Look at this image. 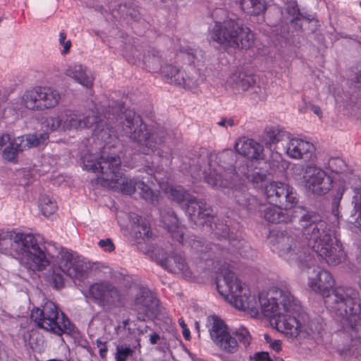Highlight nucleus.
Segmentation results:
<instances>
[{
	"label": "nucleus",
	"instance_id": "nucleus-35",
	"mask_svg": "<svg viewBox=\"0 0 361 361\" xmlns=\"http://www.w3.org/2000/svg\"><path fill=\"white\" fill-rule=\"evenodd\" d=\"M130 346L119 345L116 348L115 359L116 361H126L127 358L133 354Z\"/></svg>",
	"mask_w": 361,
	"mask_h": 361
},
{
	"label": "nucleus",
	"instance_id": "nucleus-20",
	"mask_svg": "<svg viewBox=\"0 0 361 361\" xmlns=\"http://www.w3.org/2000/svg\"><path fill=\"white\" fill-rule=\"evenodd\" d=\"M234 148L239 154L247 159H259L263 156V146L255 140L245 137L239 138Z\"/></svg>",
	"mask_w": 361,
	"mask_h": 361
},
{
	"label": "nucleus",
	"instance_id": "nucleus-28",
	"mask_svg": "<svg viewBox=\"0 0 361 361\" xmlns=\"http://www.w3.org/2000/svg\"><path fill=\"white\" fill-rule=\"evenodd\" d=\"M130 220L133 224V230L137 239H142L145 241L151 238L152 233L150 228L147 222H144L142 220L140 216L135 214H132L130 215Z\"/></svg>",
	"mask_w": 361,
	"mask_h": 361
},
{
	"label": "nucleus",
	"instance_id": "nucleus-3",
	"mask_svg": "<svg viewBox=\"0 0 361 361\" xmlns=\"http://www.w3.org/2000/svg\"><path fill=\"white\" fill-rule=\"evenodd\" d=\"M92 114V116L90 114L84 116L75 110L65 109L47 117L44 124L51 131H66L90 128L95 123L94 134L106 145L114 146L118 136L123 135L137 142L142 154H149L157 151L159 157H164L160 151L164 132H149L141 117L135 111L126 110L120 118L122 126H118L116 130L110 128L106 122L93 111Z\"/></svg>",
	"mask_w": 361,
	"mask_h": 361
},
{
	"label": "nucleus",
	"instance_id": "nucleus-33",
	"mask_svg": "<svg viewBox=\"0 0 361 361\" xmlns=\"http://www.w3.org/2000/svg\"><path fill=\"white\" fill-rule=\"evenodd\" d=\"M355 214L350 216V222L361 230V188L355 189L353 196Z\"/></svg>",
	"mask_w": 361,
	"mask_h": 361
},
{
	"label": "nucleus",
	"instance_id": "nucleus-36",
	"mask_svg": "<svg viewBox=\"0 0 361 361\" xmlns=\"http://www.w3.org/2000/svg\"><path fill=\"white\" fill-rule=\"evenodd\" d=\"M235 336L244 346L247 347L251 342V336L248 330L245 327L239 328L235 333Z\"/></svg>",
	"mask_w": 361,
	"mask_h": 361
},
{
	"label": "nucleus",
	"instance_id": "nucleus-43",
	"mask_svg": "<svg viewBox=\"0 0 361 361\" xmlns=\"http://www.w3.org/2000/svg\"><path fill=\"white\" fill-rule=\"evenodd\" d=\"M37 334L35 331H32L31 332H27L23 335L24 342L30 346V348H34V343L32 341V338L35 335Z\"/></svg>",
	"mask_w": 361,
	"mask_h": 361
},
{
	"label": "nucleus",
	"instance_id": "nucleus-63",
	"mask_svg": "<svg viewBox=\"0 0 361 361\" xmlns=\"http://www.w3.org/2000/svg\"><path fill=\"white\" fill-rule=\"evenodd\" d=\"M152 69H153L154 71H157V68H153Z\"/></svg>",
	"mask_w": 361,
	"mask_h": 361
},
{
	"label": "nucleus",
	"instance_id": "nucleus-11",
	"mask_svg": "<svg viewBox=\"0 0 361 361\" xmlns=\"http://www.w3.org/2000/svg\"><path fill=\"white\" fill-rule=\"evenodd\" d=\"M30 317L37 326L58 336L73 330L69 319L52 301H47L42 307L33 309Z\"/></svg>",
	"mask_w": 361,
	"mask_h": 361
},
{
	"label": "nucleus",
	"instance_id": "nucleus-17",
	"mask_svg": "<svg viewBox=\"0 0 361 361\" xmlns=\"http://www.w3.org/2000/svg\"><path fill=\"white\" fill-rule=\"evenodd\" d=\"M84 295L87 299L104 306L114 302L118 297V291L110 283L102 282L90 286Z\"/></svg>",
	"mask_w": 361,
	"mask_h": 361
},
{
	"label": "nucleus",
	"instance_id": "nucleus-47",
	"mask_svg": "<svg viewBox=\"0 0 361 361\" xmlns=\"http://www.w3.org/2000/svg\"><path fill=\"white\" fill-rule=\"evenodd\" d=\"M345 189H346V188L344 185H340L337 189V192L335 195V200H340L342 198V196H343Z\"/></svg>",
	"mask_w": 361,
	"mask_h": 361
},
{
	"label": "nucleus",
	"instance_id": "nucleus-58",
	"mask_svg": "<svg viewBox=\"0 0 361 361\" xmlns=\"http://www.w3.org/2000/svg\"><path fill=\"white\" fill-rule=\"evenodd\" d=\"M164 255H166V253H164V255H162L161 257L158 256L157 257V260L159 261V259H161V258H162V259L166 258V257H164Z\"/></svg>",
	"mask_w": 361,
	"mask_h": 361
},
{
	"label": "nucleus",
	"instance_id": "nucleus-44",
	"mask_svg": "<svg viewBox=\"0 0 361 361\" xmlns=\"http://www.w3.org/2000/svg\"><path fill=\"white\" fill-rule=\"evenodd\" d=\"M97 345L99 350V355L102 358H105L107 353V348L105 343H103L102 341L97 339Z\"/></svg>",
	"mask_w": 361,
	"mask_h": 361
},
{
	"label": "nucleus",
	"instance_id": "nucleus-24",
	"mask_svg": "<svg viewBox=\"0 0 361 361\" xmlns=\"http://www.w3.org/2000/svg\"><path fill=\"white\" fill-rule=\"evenodd\" d=\"M161 218L164 227L171 233L172 238L183 244V228L179 226L174 212L171 210L161 212Z\"/></svg>",
	"mask_w": 361,
	"mask_h": 361
},
{
	"label": "nucleus",
	"instance_id": "nucleus-26",
	"mask_svg": "<svg viewBox=\"0 0 361 361\" xmlns=\"http://www.w3.org/2000/svg\"><path fill=\"white\" fill-rule=\"evenodd\" d=\"M240 172L233 173V176L240 177L241 175L245 176L250 181L255 187H258L259 184L265 181L267 177V171L263 169H249L247 167L242 166L239 169Z\"/></svg>",
	"mask_w": 361,
	"mask_h": 361
},
{
	"label": "nucleus",
	"instance_id": "nucleus-59",
	"mask_svg": "<svg viewBox=\"0 0 361 361\" xmlns=\"http://www.w3.org/2000/svg\"><path fill=\"white\" fill-rule=\"evenodd\" d=\"M293 14H295L298 12V9L295 6H293Z\"/></svg>",
	"mask_w": 361,
	"mask_h": 361
},
{
	"label": "nucleus",
	"instance_id": "nucleus-46",
	"mask_svg": "<svg viewBox=\"0 0 361 361\" xmlns=\"http://www.w3.org/2000/svg\"><path fill=\"white\" fill-rule=\"evenodd\" d=\"M11 140V136L9 134H2L0 135V149Z\"/></svg>",
	"mask_w": 361,
	"mask_h": 361
},
{
	"label": "nucleus",
	"instance_id": "nucleus-10",
	"mask_svg": "<svg viewBox=\"0 0 361 361\" xmlns=\"http://www.w3.org/2000/svg\"><path fill=\"white\" fill-rule=\"evenodd\" d=\"M180 57L187 60L190 63L183 70H179L176 66L165 65L161 66L160 71L165 80L170 84L183 87L186 89L196 87L201 75L195 65L202 59V52L199 49L188 47L180 50Z\"/></svg>",
	"mask_w": 361,
	"mask_h": 361
},
{
	"label": "nucleus",
	"instance_id": "nucleus-27",
	"mask_svg": "<svg viewBox=\"0 0 361 361\" xmlns=\"http://www.w3.org/2000/svg\"><path fill=\"white\" fill-rule=\"evenodd\" d=\"M159 263L162 267L171 273H183L187 270L185 260L180 255L159 259Z\"/></svg>",
	"mask_w": 361,
	"mask_h": 361
},
{
	"label": "nucleus",
	"instance_id": "nucleus-19",
	"mask_svg": "<svg viewBox=\"0 0 361 361\" xmlns=\"http://www.w3.org/2000/svg\"><path fill=\"white\" fill-rule=\"evenodd\" d=\"M184 209L190 219L197 224H203L209 218V212L206 209V202L203 200H196L192 196L188 197Z\"/></svg>",
	"mask_w": 361,
	"mask_h": 361
},
{
	"label": "nucleus",
	"instance_id": "nucleus-38",
	"mask_svg": "<svg viewBox=\"0 0 361 361\" xmlns=\"http://www.w3.org/2000/svg\"><path fill=\"white\" fill-rule=\"evenodd\" d=\"M329 166L333 172L336 173H342L343 169L345 167V162L340 158L332 159L329 162Z\"/></svg>",
	"mask_w": 361,
	"mask_h": 361
},
{
	"label": "nucleus",
	"instance_id": "nucleus-57",
	"mask_svg": "<svg viewBox=\"0 0 361 361\" xmlns=\"http://www.w3.org/2000/svg\"><path fill=\"white\" fill-rule=\"evenodd\" d=\"M147 167L151 171H153L155 170V166L152 164V166H147Z\"/></svg>",
	"mask_w": 361,
	"mask_h": 361
},
{
	"label": "nucleus",
	"instance_id": "nucleus-8",
	"mask_svg": "<svg viewBox=\"0 0 361 361\" xmlns=\"http://www.w3.org/2000/svg\"><path fill=\"white\" fill-rule=\"evenodd\" d=\"M89 266L77 253L62 248L46 274L47 281L56 289L63 287L66 277L82 281L87 277Z\"/></svg>",
	"mask_w": 361,
	"mask_h": 361
},
{
	"label": "nucleus",
	"instance_id": "nucleus-52",
	"mask_svg": "<svg viewBox=\"0 0 361 361\" xmlns=\"http://www.w3.org/2000/svg\"><path fill=\"white\" fill-rule=\"evenodd\" d=\"M178 322H179V324L181 326L182 329L187 328V325H186V324L185 323V322L183 321V319H178Z\"/></svg>",
	"mask_w": 361,
	"mask_h": 361
},
{
	"label": "nucleus",
	"instance_id": "nucleus-45",
	"mask_svg": "<svg viewBox=\"0 0 361 361\" xmlns=\"http://www.w3.org/2000/svg\"><path fill=\"white\" fill-rule=\"evenodd\" d=\"M305 106L307 109H310L312 111H313L318 116H322V111L318 106H315L312 104L311 103H305Z\"/></svg>",
	"mask_w": 361,
	"mask_h": 361
},
{
	"label": "nucleus",
	"instance_id": "nucleus-25",
	"mask_svg": "<svg viewBox=\"0 0 361 361\" xmlns=\"http://www.w3.org/2000/svg\"><path fill=\"white\" fill-rule=\"evenodd\" d=\"M255 82L254 76L240 72L233 73L226 80L228 85L243 92L252 87Z\"/></svg>",
	"mask_w": 361,
	"mask_h": 361
},
{
	"label": "nucleus",
	"instance_id": "nucleus-60",
	"mask_svg": "<svg viewBox=\"0 0 361 361\" xmlns=\"http://www.w3.org/2000/svg\"><path fill=\"white\" fill-rule=\"evenodd\" d=\"M157 252H160V250H154V255H157Z\"/></svg>",
	"mask_w": 361,
	"mask_h": 361
},
{
	"label": "nucleus",
	"instance_id": "nucleus-64",
	"mask_svg": "<svg viewBox=\"0 0 361 361\" xmlns=\"http://www.w3.org/2000/svg\"><path fill=\"white\" fill-rule=\"evenodd\" d=\"M360 6L361 7V1L360 2Z\"/></svg>",
	"mask_w": 361,
	"mask_h": 361
},
{
	"label": "nucleus",
	"instance_id": "nucleus-4",
	"mask_svg": "<svg viewBox=\"0 0 361 361\" xmlns=\"http://www.w3.org/2000/svg\"><path fill=\"white\" fill-rule=\"evenodd\" d=\"M308 286L314 293L326 298L328 308L340 317L341 331L351 340L361 339V305L358 293L353 290L336 288L331 273L317 269L308 278Z\"/></svg>",
	"mask_w": 361,
	"mask_h": 361
},
{
	"label": "nucleus",
	"instance_id": "nucleus-42",
	"mask_svg": "<svg viewBox=\"0 0 361 361\" xmlns=\"http://www.w3.org/2000/svg\"><path fill=\"white\" fill-rule=\"evenodd\" d=\"M191 247L195 250L197 253H203L205 252L207 247L204 245L202 241L198 240H193L191 243Z\"/></svg>",
	"mask_w": 361,
	"mask_h": 361
},
{
	"label": "nucleus",
	"instance_id": "nucleus-56",
	"mask_svg": "<svg viewBox=\"0 0 361 361\" xmlns=\"http://www.w3.org/2000/svg\"><path fill=\"white\" fill-rule=\"evenodd\" d=\"M230 153H231V152H230V151H228V150H227V151H226V152H224L220 155V159H221V157H225V156L228 155V154H230Z\"/></svg>",
	"mask_w": 361,
	"mask_h": 361
},
{
	"label": "nucleus",
	"instance_id": "nucleus-29",
	"mask_svg": "<svg viewBox=\"0 0 361 361\" xmlns=\"http://www.w3.org/2000/svg\"><path fill=\"white\" fill-rule=\"evenodd\" d=\"M39 94L37 86L30 88L25 91L21 97V104L25 109L40 111Z\"/></svg>",
	"mask_w": 361,
	"mask_h": 361
},
{
	"label": "nucleus",
	"instance_id": "nucleus-49",
	"mask_svg": "<svg viewBox=\"0 0 361 361\" xmlns=\"http://www.w3.org/2000/svg\"><path fill=\"white\" fill-rule=\"evenodd\" d=\"M159 338H160L159 336L157 334L154 333L150 335L149 341L152 344L154 345L158 342Z\"/></svg>",
	"mask_w": 361,
	"mask_h": 361
},
{
	"label": "nucleus",
	"instance_id": "nucleus-9",
	"mask_svg": "<svg viewBox=\"0 0 361 361\" xmlns=\"http://www.w3.org/2000/svg\"><path fill=\"white\" fill-rule=\"evenodd\" d=\"M231 197L239 206L248 210L257 209L259 216L272 224L287 223L292 220L288 209L272 203H259L258 200L247 192L246 186L243 184L233 185L228 192Z\"/></svg>",
	"mask_w": 361,
	"mask_h": 361
},
{
	"label": "nucleus",
	"instance_id": "nucleus-6",
	"mask_svg": "<svg viewBox=\"0 0 361 361\" xmlns=\"http://www.w3.org/2000/svg\"><path fill=\"white\" fill-rule=\"evenodd\" d=\"M212 16L214 25L209 29L208 40L215 42L226 51L249 49L254 43L252 32L239 22L234 14L222 8H215Z\"/></svg>",
	"mask_w": 361,
	"mask_h": 361
},
{
	"label": "nucleus",
	"instance_id": "nucleus-22",
	"mask_svg": "<svg viewBox=\"0 0 361 361\" xmlns=\"http://www.w3.org/2000/svg\"><path fill=\"white\" fill-rule=\"evenodd\" d=\"M40 111L54 108L61 99L58 90L47 86H37Z\"/></svg>",
	"mask_w": 361,
	"mask_h": 361
},
{
	"label": "nucleus",
	"instance_id": "nucleus-61",
	"mask_svg": "<svg viewBox=\"0 0 361 361\" xmlns=\"http://www.w3.org/2000/svg\"><path fill=\"white\" fill-rule=\"evenodd\" d=\"M152 59H153V61H157V59L156 58H154V57Z\"/></svg>",
	"mask_w": 361,
	"mask_h": 361
},
{
	"label": "nucleus",
	"instance_id": "nucleus-39",
	"mask_svg": "<svg viewBox=\"0 0 361 361\" xmlns=\"http://www.w3.org/2000/svg\"><path fill=\"white\" fill-rule=\"evenodd\" d=\"M66 34L65 32L61 31L59 33V43L63 47V49L61 51L62 54H66L69 52L71 42L70 40L66 41Z\"/></svg>",
	"mask_w": 361,
	"mask_h": 361
},
{
	"label": "nucleus",
	"instance_id": "nucleus-13",
	"mask_svg": "<svg viewBox=\"0 0 361 361\" xmlns=\"http://www.w3.org/2000/svg\"><path fill=\"white\" fill-rule=\"evenodd\" d=\"M263 191L268 202L279 204L285 209H290L298 202L294 189L283 182H269L264 185Z\"/></svg>",
	"mask_w": 361,
	"mask_h": 361
},
{
	"label": "nucleus",
	"instance_id": "nucleus-62",
	"mask_svg": "<svg viewBox=\"0 0 361 361\" xmlns=\"http://www.w3.org/2000/svg\"><path fill=\"white\" fill-rule=\"evenodd\" d=\"M125 57L128 60L130 61V59L128 58L127 55H125Z\"/></svg>",
	"mask_w": 361,
	"mask_h": 361
},
{
	"label": "nucleus",
	"instance_id": "nucleus-41",
	"mask_svg": "<svg viewBox=\"0 0 361 361\" xmlns=\"http://www.w3.org/2000/svg\"><path fill=\"white\" fill-rule=\"evenodd\" d=\"M250 360L253 361H272L267 352H258L250 356Z\"/></svg>",
	"mask_w": 361,
	"mask_h": 361
},
{
	"label": "nucleus",
	"instance_id": "nucleus-48",
	"mask_svg": "<svg viewBox=\"0 0 361 361\" xmlns=\"http://www.w3.org/2000/svg\"><path fill=\"white\" fill-rule=\"evenodd\" d=\"M171 2L172 0H154V4L161 7L166 6Z\"/></svg>",
	"mask_w": 361,
	"mask_h": 361
},
{
	"label": "nucleus",
	"instance_id": "nucleus-50",
	"mask_svg": "<svg viewBox=\"0 0 361 361\" xmlns=\"http://www.w3.org/2000/svg\"><path fill=\"white\" fill-rule=\"evenodd\" d=\"M355 82L357 84V87H361V71L356 74L355 77Z\"/></svg>",
	"mask_w": 361,
	"mask_h": 361
},
{
	"label": "nucleus",
	"instance_id": "nucleus-23",
	"mask_svg": "<svg viewBox=\"0 0 361 361\" xmlns=\"http://www.w3.org/2000/svg\"><path fill=\"white\" fill-rule=\"evenodd\" d=\"M157 305L156 298L148 290L141 291V295L137 296L135 301L136 309L138 312V319L145 320V317H149L154 312V307Z\"/></svg>",
	"mask_w": 361,
	"mask_h": 361
},
{
	"label": "nucleus",
	"instance_id": "nucleus-5",
	"mask_svg": "<svg viewBox=\"0 0 361 361\" xmlns=\"http://www.w3.org/2000/svg\"><path fill=\"white\" fill-rule=\"evenodd\" d=\"M106 149L105 147L99 156L93 154H85L82 156V169L93 173H101L97 181L104 187L128 195L138 190L141 197L146 201H157L158 195L149 185L143 181L129 178L120 172V157L110 154Z\"/></svg>",
	"mask_w": 361,
	"mask_h": 361
},
{
	"label": "nucleus",
	"instance_id": "nucleus-12",
	"mask_svg": "<svg viewBox=\"0 0 361 361\" xmlns=\"http://www.w3.org/2000/svg\"><path fill=\"white\" fill-rule=\"evenodd\" d=\"M302 182L309 193L317 196L327 194L334 187V178L323 169L314 164L305 166Z\"/></svg>",
	"mask_w": 361,
	"mask_h": 361
},
{
	"label": "nucleus",
	"instance_id": "nucleus-2",
	"mask_svg": "<svg viewBox=\"0 0 361 361\" xmlns=\"http://www.w3.org/2000/svg\"><path fill=\"white\" fill-rule=\"evenodd\" d=\"M334 225L329 226L314 213L301 216L300 224L307 246L286 231H279L269 237L271 250L290 266L300 269L309 267L312 259L309 247L330 266H336L345 261L346 255L337 237L336 228L338 224V202H334L332 209Z\"/></svg>",
	"mask_w": 361,
	"mask_h": 361
},
{
	"label": "nucleus",
	"instance_id": "nucleus-55",
	"mask_svg": "<svg viewBox=\"0 0 361 361\" xmlns=\"http://www.w3.org/2000/svg\"><path fill=\"white\" fill-rule=\"evenodd\" d=\"M129 322L130 320L129 319H126L123 322V327H126L128 324H129Z\"/></svg>",
	"mask_w": 361,
	"mask_h": 361
},
{
	"label": "nucleus",
	"instance_id": "nucleus-16",
	"mask_svg": "<svg viewBox=\"0 0 361 361\" xmlns=\"http://www.w3.org/2000/svg\"><path fill=\"white\" fill-rule=\"evenodd\" d=\"M207 166L209 171L204 169L202 173H200V171L197 172L195 167H191L190 172L192 176L195 179L200 178L202 176L205 181L212 188L222 190L227 188L230 183L224 178L229 176L233 170L226 169L224 166L216 164V162L212 160L208 163Z\"/></svg>",
	"mask_w": 361,
	"mask_h": 361
},
{
	"label": "nucleus",
	"instance_id": "nucleus-54",
	"mask_svg": "<svg viewBox=\"0 0 361 361\" xmlns=\"http://www.w3.org/2000/svg\"><path fill=\"white\" fill-rule=\"evenodd\" d=\"M234 125V121L233 119H228L226 122V126H232Z\"/></svg>",
	"mask_w": 361,
	"mask_h": 361
},
{
	"label": "nucleus",
	"instance_id": "nucleus-1",
	"mask_svg": "<svg viewBox=\"0 0 361 361\" xmlns=\"http://www.w3.org/2000/svg\"><path fill=\"white\" fill-rule=\"evenodd\" d=\"M216 285L219 293L232 306L253 317L261 312L288 338L300 341L320 334L321 325L317 322H307L302 316L300 303L285 281L272 285L267 292L259 293L257 298L245 283L228 267H223L219 269Z\"/></svg>",
	"mask_w": 361,
	"mask_h": 361
},
{
	"label": "nucleus",
	"instance_id": "nucleus-15",
	"mask_svg": "<svg viewBox=\"0 0 361 361\" xmlns=\"http://www.w3.org/2000/svg\"><path fill=\"white\" fill-rule=\"evenodd\" d=\"M47 133L30 134L23 136H18L9 142V145L3 150L2 158L9 162L17 163L18 155L20 152L30 147L43 145L48 140Z\"/></svg>",
	"mask_w": 361,
	"mask_h": 361
},
{
	"label": "nucleus",
	"instance_id": "nucleus-37",
	"mask_svg": "<svg viewBox=\"0 0 361 361\" xmlns=\"http://www.w3.org/2000/svg\"><path fill=\"white\" fill-rule=\"evenodd\" d=\"M264 339L265 343L269 345V348L272 350L278 353L282 349V341L279 339H273L269 334H264Z\"/></svg>",
	"mask_w": 361,
	"mask_h": 361
},
{
	"label": "nucleus",
	"instance_id": "nucleus-34",
	"mask_svg": "<svg viewBox=\"0 0 361 361\" xmlns=\"http://www.w3.org/2000/svg\"><path fill=\"white\" fill-rule=\"evenodd\" d=\"M39 209L44 216H49L56 210V204L47 195L42 196L39 200Z\"/></svg>",
	"mask_w": 361,
	"mask_h": 361
},
{
	"label": "nucleus",
	"instance_id": "nucleus-53",
	"mask_svg": "<svg viewBox=\"0 0 361 361\" xmlns=\"http://www.w3.org/2000/svg\"><path fill=\"white\" fill-rule=\"evenodd\" d=\"M226 122H227V120L226 119H221L219 123L218 124L220 126H226Z\"/></svg>",
	"mask_w": 361,
	"mask_h": 361
},
{
	"label": "nucleus",
	"instance_id": "nucleus-40",
	"mask_svg": "<svg viewBox=\"0 0 361 361\" xmlns=\"http://www.w3.org/2000/svg\"><path fill=\"white\" fill-rule=\"evenodd\" d=\"M98 245L106 252H112L115 250V245L110 238L100 240Z\"/></svg>",
	"mask_w": 361,
	"mask_h": 361
},
{
	"label": "nucleus",
	"instance_id": "nucleus-51",
	"mask_svg": "<svg viewBox=\"0 0 361 361\" xmlns=\"http://www.w3.org/2000/svg\"><path fill=\"white\" fill-rule=\"evenodd\" d=\"M183 335L186 340H189L190 338V330L188 328L183 329Z\"/></svg>",
	"mask_w": 361,
	"mask_h": 361
},
{
	"label": "nucleus",
	"instance_id": "nucleus-21",
	"mask_svg": "<svg viewBox=\"0 0 361 361\" xmlns=\"http://www.w3.org/2000/svg\"><path fill=\"white\" fill-rule=\"evenodd\" d=\"M65 74L85 87H90L93 85L94 78L91 72L82 64L74 63L68 66Z\"/></svg>",
	"mask_w": 361,
	"mask_h": 361
},
{
	"label": "nucleus",
	"instance_id": "nucleus-30",
	"mask_svg": "<svg viewBox=\"0 0 361 361\" xmlns=\"http://www.w3.org/2000/svg\"><path fill=\"white\" fill-rule=\"evenodd\" d=\"M287 138H288L287 132L276 128H271L265 130L263 142L267 148L271 149L273 145L286 141Z\"/></svg>",
	"mask_w": 361,
	"mask_h": 361
},
{
	"label": "nucleus",
	"instance_id": "nucleus-31",
	"mask_svg": "<svg viewBox=\"0 0 361 361\" xmlns=\"http://www.w3.org/2000/svg\"><path fill=\"white\" fill-rule=\"evenodd\" d=\"M242 10L247 13L258 16L265 12L267 3L265 0H236Z\"/></svg>",
	"mask_w": 361,
	"mask_h": 361
},
{
	"label": "nucleus",
	"instance_id": "nucleus-7",
	"mask_svg": "<svg viewBox=\"0 0 361 361\" xmlns=\"http://www.w3.org/2000/svg\"><path fill=\"white\" fill-rule=\"evenodd\" d=\"M0 252L16 255L32 270L41 271L50 263L32 234L0 231Z\"/></svg>",
	"mask_w": 361,
	"mask_h": 361
},
{
	"label": "nucleus",
	"instance_id": "nucleus-14",
	"mask_svg": "<svg viewBox=\"0 0 361 361\" xmlns=\"http://www.w3.org/2000/svg\"><path fill=\"white\" fill-rule=\"evenodd\" d=\"M209 323V335L214 343L224 353L228 354L237 353L239 346L236 338L231 334L224 321L213 316Z\"/></svg>",
	"mask_w": 361,
	"mask_h": 361
},
{
	"label": "nucleus",
	"instance_id": "nucleus-32",
	"mask_svg": "<svg viewBox=\"0 0 361 361\" xmlns=\"http://www.w3.org/2000/svg\"><path fill=\"white\" fill-rule=\"evenodd\" d=\"M159 187L166 192L170 193L172 199L178 204H183L186 202L187 197L191 195L186 192L184 188L180 185H165L163 183L159 182Z\"/></svg>",
	"mask_w": 361,
	"mask_h": 361
},
{
	"label": "nucleus",
	"instance_id": "nucleus-18",
	"mask_svg": "<svg viewBox=\"0 0 361 361\" xmlns=\"http://www.w3.org/2000/svg\"><path fill=\"white\" fill-rule=\"evenodd\" d=\"M286 154L291 159L312 160L315 157V147L310 142L292 137L287 138Z\"/></svg>",
	"mask_w": 361,
	"mask_h": 361
}]
</instances>
